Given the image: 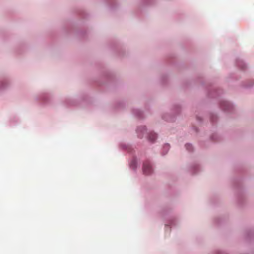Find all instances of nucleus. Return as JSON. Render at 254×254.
I'll return each mask as SVG.
<instances>
[{
	"label": "nucleus",
	"instance_id": "obj_2",
	"mask_svg": "<svg viewBox=\"0 0 254 254\" xmlns=\"http://www.w3.org/2000/svg\"><path fill=\"white\" fill-rule=\"evenodd\" d=\"M157 138V135L154 132H151L149 135V139L150 140L153 141Z\"/></svg>",
	"mask_w": 254,
	"mask_h": 254
},
{
	"label": "nucleus",
	"instance_id": "obj_1",
	"mask_svg": "<svg viewBox=\"0 0 254 254\" xmlns=\"http://www.w3.org/2000/svg\"><path fill=\"white\" fill-rule=\"evenodd\" d=\"M142 170L143 173L146 175H150L152 173V168L148 161H145L143 163Z\"/></svg>",
	"mask_w": 254,
	"mask_h": 254
},
{
	"label": "nucleus",
	"instance_id": "obj_3",
	"mask_svg": "<svg viewBox=\"0 0 254 254\" xmlns=\"http://www.w3.org/2000/svg\"><path fill=\"white\" fill-rule=\"evenodd\" d=\"M186 147L189 151H191L192 149V145L190 144H187L186 145Z\"/></svg>",
	"mask_w": 254,
	"mask_h": 254
},
{
	"label": "nucleus",
	"instance_id": "obj_4",
	"mask_svg": "<svg viewBox=\"0 0 254 254\" xmlns=\"http://www.w3.org/2000/svg\"><path fill=\"white\" fill-rule=\"evenodd\" d=\"M166 147L167 148H169V146H168V145H167V146H166Z\"/></svg>",
	"mask_w": 254,
	"mask_h": 254
}]
</instances>
